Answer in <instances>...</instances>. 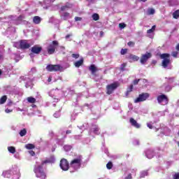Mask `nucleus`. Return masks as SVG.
Wrapping results in <instances>:
<instances>
[{
  "label": "nucleus",
  "mask_w": 179,
  "mask_h": 179,
  "mask_svg": "<svg viewBox=\"0 0 179 179\" xmlns=\"http://www.w3.org/2000/svg\"><path fill=\"white\" fill-rule=\"evenodd\" d=\"M51 79H52V77L50 76V77L48 78V82H51Z\"/></svg>",
  "instance_id": "obj_61"
},
{
  "label": "nucleus",
  "mask_w": 179,
  "mask_h": 179,
  "mask_svg": "<svg viewBox=\"0 0 179 179\" xmlns=\"http://www.w3.org/2000/svg\"><path fill=\"white\" fill-rule=\"evenodd\" d=\"M8 152H10V153L14 154L16 152V148H15V147H8Z\"/></svg>",
  "instance_id": "obj_25"
},
{
  "label": "nucleus",
  "mask_w": 179,
  "mask_h": 179,
  "mask_svg": "<svg viewBox=\"0 0 179 179\" xmlns=\"http://www.w3.org/2000/svg\"><path fill=\"white\" fill-rule=\"evenodd\" d=\"M20 79H21V80H24V81L27 82L25 84V87H27V88L31 87H31H33L32 83H31V80L30 78H29L27 76H21Z\"/></svg>",
  "instance_id": "obj_14"
},
{
  "label": "nucleus",
  "mask_w": 179,
  "mask_h": 179,
  "mask_svg": "<svg viewBox=\"0 0 179 179\" xmlns=\"http://www.w3.org/2000/svg\"><path fill=\"white\" fill-rule=\"evenodd\" d=\"M125 66H127V64L124 63V64H121L120 71H125Z\"/></svg>",
  "instance_id": "obj_39"
},
{
  "label": "nucleus",
  "mask_w": 179,
  "mask_h": 179,
  "mask_svg": "<svg viewBox=\"0 0 179 179\" xmlns=\"http://www.w3.org/2000/svg\"><path fill=\"white\" fill-rule=\"evenodd\" d=\"M7 99H8V97L6 96V95L3 96L0 99V104H4L6 102Z\"/></svg>",
  "instance_id": "obj_23"
},
{
  "label": "nucleus",
  "mask_w": 179,
  "mask_h": 179,
  "mask_svg": "<svg viewBox=\"0 0 179 179\" xmlns=\"http://www.w3.org/2000/svg\"><path fill=\"white\" fill-rule=\"evenodd\" d=\"M57 47H58V42L57 41H53L47 48L48 54H49V55L54 54Z\"/></svg>",
  "instance_id": "obj_7"
},
{
  "label": "nucleus",
  "mask_w": 179,
  "mask_h": 179,
  "mask_svg": "<svg viewBox=\"0 0 179 179\" xmlns=\"http://www.w3.org/2000/svg\"><path fill=\"white\" fill-rule=\"evenodd\" d=\"M71 130H67L66 131V134L68 135V134H71Z\"/></svg>",
  "instance_id": "obj_60"
},
{
  "label": "nucleus",
  "mask_w": 179,
  "mask_h": 179,
  "mask_svg": "<svg viewBox=\"0 0 179 179\" xmlns=\"http://www.w3.org/2000/svg\"><path fill=\"white\" fill-rule=\"evenodd\" d=\"M46 69L48 71V72H57L58 71L62 72V71H64V67L61 66L59 64H48L46 66Z\"/></svg>",
  "instance_id": "obj_6"
},
{
  "label": "nucleus",
  "mask_w": 179,
  "mask_h": 179,
  "mask_svg": "<svg viewBox=\"0 0 179 179\" xmlns=\"http://www.w3.org/2000/svg\"><path fill=\"white\" fill-rule=\"evenodd\" d=\"M106 167H107L108 170H111V169H113V162H108L106 164Z\"/></svg>",
  "instance_id": "obj_36"
},
{
  "label": "nucleus",
  "mask_w": 179,
  "mask_h": 179,
  "mask_svg": "<svg viewBox=\"0 0 179 179\" xmlns=\"http://www.w3.org/2000/svg\"><path fill=\"white\" fill-rule=\"evenodd\" d=\"M157 101L162 106H166L169 104V98H167V96L162 94L157 97Z\"/></svg>",
  "instance_id": "obj_9"
},
{
  "label": "nucleus",
  "mask_w": 179,
  "mask_h": 179,
  "mask_svg": "<svg viewBox=\"0 0 179 179\" xmlns=\"http://www.w3.org/2000/svg\"><path fill=\"white\" fill-rule=\"evenodd\" d=\"M91 132H94L96 135H99V127L96 125H93L90 130Z\"/></svg>",
  "instance_id": "obj_20"
},
{
  "label": "nucleus",
  "mask_w": 179,
  "mask_h": 179,
  "mask_svg": "<svg viewBox=\"0 0 179 179\" xmlns=\"http://www.w3.org/2000/svg\"><path fill=\"white\" fill-rule=\"evenodd\" d=\"M76 68H79V66H82L83 65V59H81L79 61H77L74 63Z\"/></svg>",
  "instance_id": "obj_21"
},
{
  "label": "nucleus",
  "mask_w": 179,
  "mask_h": 179,
  "mask_svg": "<svg viewBox=\"0 0 179 179\" xmlns=\"http://www.w3.org/2000/svg\"><path fill=\"white\" fill-rule=\"evenodd\" d=\"M60 167L62 170H64V171H66L69 169V163H68V160H66V159H62L60 161Z\"/></svg>",
  "instance_id": "obj_12"
},
{
  "label": "nucleus",
  "mask_w": 179,
  "mask_h": 179,
  "mask_svg": "<svg viewBox=\"0 0 179 179\" xmlns=\"http://www.w3.org/2000/svg\"><path fill=\"white\" fill-rule=\"evenodd\" d=\"M20 136H25L26 134H27V130L26 129H23L20 131Z\"/></svg>",
  "instance_id": "obj_24"
},
{
  "label": "nucleus",
  "mask_w": 179,
  "mask_h": 179,
  "mask_svg": "<svg viewBox=\"0 0 179 179\" xmlns=\"http://www.w3.org/2000/svg\"><path fill=\"white\" fill-rule=\"evenodd\" d=\"M70 8H72V4H66V6L61 7V10L64 12L65 10H68V9H70Z\"/></svg>",
  "instance_id": "obj_22"
},
{
  "label": "nucleus",
  "mask_w": 179,
  "mask_h": 179,
  "mask_svg": "<svg viewBox=\"0 0 179 179\" xmlns=\"http://www.w3.org/2000/svg\"><path fill=\"white\" fill-rule=\"evenodd\" d=\"M139 1V2H146V1H148V0H138Z\"/></svg>",
  "instance_id": "obj_63"
},
{
  "label": "nucleus",
  "mask_w": 179,
  "mask_h": 179,
  "mask_svg": "<svg viewBox=\"0 0 179 179\" xmlns=\"http://www.w3.org/2000/svg\"><path fill=\"white\" fill-rule=\"evenodd\" d=\"M149 99L148 93H142L139 94L138 97L134 100V103H141V101H145Z\"/></svg>",
  "instance_id": "obj_11"
},
{
  "label": "nucleus",
  "mask_w": 179,
  "mask_h": 179,
  "mask_svg": "<svg viewBox=\"0 0 179 179\" xmlns=\"http://www.w3.org/2000/svg\"><path fill=\"white\" fill-rule=\"evenodd\" d=\"M33 22L35 24H40V23L41 22V17H38V16H35L33 18Z\"/></svg>",
  "instance_id": "obj_19"
},
{
  "label": "nucleus",
  "mask_w": 179,
  "mask_h": 179,
  "mask_svg": "<svg viewBox=\"0 0 179 179\" xmlns=\"http://www.w3.org/2000/svg\"><path fill=\"white\" fill-rule=\"evenodd\" d=\"M54 117H55V118H59V117H61L60 112L59 111H57L56 113H55Z\"/></svg>",
  "instance_id": "obj_37"
},
{
  "label": "nucleus",
  "mask_w": 179,
  "mask_h": 179,
  "mask_svg": "<svg viewBox=\"0 0 179 179\" xmlns=\"http://www.w3.org/2000/svg\"><path fill=\"white\" fill-rule=\"evenodd\" d=\"M89 69L92 72V75H94V73H96V72H97V71H98L97 67H96V66H94V64H92L90 66Z\"/></svg>",
  "instance_id": "obj_18"
},
{
  "label": "nucleus",
  "mask_w": 179,
  "mask_h": 179,
  "mask_svg": "<svg viewBox=\"0 0 179 179\" xmlns=\"http://www.w3.org/2000/svg\"><path fill=\"white\" fill-rule=\"evenodd\" d=\"M155 29H156V25L152 26V29H148L147 31L148 34H150L153 33Z\"/></svg>",
  "instance_id": "obj_29"
},
{
  "label": "nucleus",
  "mask_w": 179,
  "mask_h": 179,
  "mask_svg": "<svg viewBox=\"0 0 179 179\" xmlns=\"http://www.w3.org/2000/svg\"><path fill=\"white\" fill-rule=\"evenodd\" d=\"M145 155L148 159H152L153 156H155V152L152 150L149 149L145 152Z\"/></svg>",
  "instance_id": "obj_15"
},
{
  "label": "nucleus",
  "mask_w": 179,
  "mask_h": 179,
  "mask_svg": "<svg viewBox=\"0 0 179 179\" xmlns=\"http://www.w3.org/2000/svg\"><path fill=\"white\" fill-rule=\"evenodd\" d=\"M29 155H31V156H35L36 155V152H34V151H33V150H29Z\"/></svg>",
  "instance_id": "obj_45"
},
{
  "label": "nucleus",
  "mask_w": 179,
  "mask_h": 179,
  "mask_svg": "<svg viewBox=\"0 0 179 179\" xmlns=\"http://www.w3.org/2000/svg\"><path fill=\"white\" fill-rule=\"evenodd\" d=\"M166 92H170L171 90V87L166 86L165 88Z\"/></svg>",
  "instance_id": "obj_47"
},
{
  "label": "nucleus",
  "mask_w": 179,
  "mask_h": 179,
  "mask_svg": "<svg viewBox=\"0 0 179 179\" xmlns=\"http://www.w3.org/2000/svg\"><path fill=\"white\" fill-rule=\"evenodd\" d=\"M134 145H139V141H138V140H135V141H134Z\"/></svg>",
  "instance_id": "obj_51"
},
{
  "label": "nucleus",
  "mask_w": 179,
  "mask_h": 179,
  "mask_svg": "<svg viewBox=\"0 0 179 179\" xmlns=\"http://www.w3.org/2000/svg\"><path fill=\"white\" fill-rule=\"evenodd\" d=\"M127 45H129V47H134L135 45V43L133 42V41H129L128 43H127Z\"/></svg>",
  "instance_id": "obj_43"
},
{
  "label": "nucleus",
  "mask_w": 179,
  "mask_h": 179,
  "mask_svg": "<svg viewBox=\"0 0 179 179\" xmlns=\"http://www.w3.org/2000/svg\"><path fill=\"white\" fill-rule=\"evenodd\" d=\"M177 55H178V51L172 52V56L174 57V58H177Z\"/></svg>",
  "instance_id": "obj_42"
},
{
  "label": "nucleus",
  "mask_w": 179,
  "mask_h": 179,
  "mask_svg": "<svg viewBox=\"0 0 179 179\" xmlns=\"http://www.w3.org/2000/svg\"><path fill=\"white\" fill-rule=\"evenodd\" d=\"M130 123L133 127H135L136 128H141V124H139L136 120H135L134 118H130Z\"/></svg>",
  "instance_id": "obj_17"
},
{
  "label": "nucleus",
  "mask_w": 179,
  "mask_h": 179,
  "mask_svg": "<svg viewBox=\"0 0 179 179\" xmlns=\"http://www.w3.org/2000/svg\"><path fill=\"white\" fill-rule=\"evenodd\" d=\"M124 179H132V175L129 173Z\"/></svg>",
  "instance_id": "obj_48"
},
{
  "label": "nucleus",
  "mask_w": 179,
  "mask_h": 179,
  "mask_svg": "<svg viewBox=\"0 0 179 179\" xmlns=\"http://www.w3.org/2000/svg\"><path fill=\"white\" fill-rule=\"evenodd\" d=\"M173 179H179V173H175L173 174Z\"/></svg>",
  "instance_id": "obj_38"
},
{
  "label": "nucleus",
  "mask_w": 179,
  "mask_h": 179,
  "mask_svg": "<svg viewBox=\"0 0 179 179\" xmlns=\"http://www.w3.org/2000/svg\"><path fill=\"white\" fill-rule=\"evenodd\" d=\"M176 50L179 51V43L176 45Z\"/></svg>",
  "instance_id": "obj_62"
},
{
  "label": "nucleus",
  "mask_w": 179,
  "mask_h": 179,
  "mask_svg": "<svg viewBox=\"0 0 179 179\" xmlns=\"http://www.w3.org/2000/svg\"><path fill=\"white\" fill-rule=\"evenodd\" d=\"M27 101L29 103H33L36 101V99L34 98H33V96H29V97L27 98Z\"/></svg>",
  "instance_id": "obj_34"
},
{
  "label": "nucleus",
  "mask_w": 179,
  "mask_h": 179,
  "mask_svg": "<svg viewBox=\"0 0 179 179\" xmlns=\"http://www.w3.org/2000/svg\"><path fill=\"white\" fill-rule=\"evenodd\" d=\"M23 19H24V17L23 16H22V15L18 17V20H20V22H22V20H23Z\"/></svg>",
  "instance_id": "obj_52"
},
{
  "label": "nucleus",
  "mask_w": 179,
  "mask_h": 179,
  "mask_svg": "<svg viewBox=\"0 0 179 179\" xmlns=\"http://www.w3.org/2000/svg\"><path fill=\"white\" fill-rule=\"evenodd\" d=\"M6 113L8 114V113H12V110H10V109H6Z\"/></svg>",
  "instance_id": "obj_54"
},
{
  "label": "nucleus",
  "mask_w": 179,
  "mask_h": 179,
  "mask_svg": "<svg viewBox=\"0 0 179 179\" xmlns=\"http://www.w3.org/2000/svg\"><path fill=\"white\" fill-rule=\"evenodd\" d=\"M25 148L26 149H28V150H31V149H34V145L33 144H27L25 145Z\"/></svg>",
  "instance_id": "obj_32"
},
{
  "label": "nucleus",
  "mask_w": 179,
  "mask_h": 179,
  "mask_svg": "<svg viewBox=\"0 0 179 179\" xmlns=\"http://www.w3.org/2000/svg\"><path fill=\"white\" fill-rule=\"evenodd\" d=\"M173 82H174V78H170L169 79V83H173Z\"/></svg>",
  "instance_id": "obj_49"
},
{
  "label": "nucleus",
  "mask_w": 179,
  "mask_h": 179,
  "mask_svg": "<svg viewBox=\"0 0 179 179\" xmlns=\"http://www.w3.org/2000/svg\"><path fill=\"white\" fill-rule=\"evenodd\" d=\"M69 37H72V34L66 35V39L68 40V38H69Z\"/></svg>",
  "instance_id": "obj_55"
},
{
  "label": "nucleus",
  "mask_w": 179,
  "mask_h": 179,
  "mask_svg": "<svg viewBox=\"0 0 179 179\" xmlns=\"http://www.w3.org/2000/svg\"><path fill=\"white\" fill-rule=\"evenodd\" d=\"M93 20L97 21L99 20V19H100V16H99V14L97 13H94L92 15V16Z\"/></svg>",
  "instance_id": "obj_27"
},
{
  "label": "nucleus",
  "mask_w": 179,
  "mask_h": 179,
  "mask_svg": "<svg viewBox=\"0 0 179 179\" xmlns=\"http://www.w3.org/2000/svg\"><path fill=\"white\" fill-rule=\"evenodd\" d=\"M31 71L34 73V72H36V68H32Z\"/></svg>",
  "instance_id": "obj_58"
},
{
  "label": "nucleus",
  "mask_w": 179,
  "mask_h": 179,
  "mask_svg": "<svg viewBox=\"0 0 179 179\" xmlns=\"http://www.w3.org/2000/svg\"><path fill=\"white\" fill-rule=\"evenodd\" d=\"M80 20H82V17H75V21L76 22H80Z\"/></svg>",
  "instance_id": "obj_46"
},
{
  "label": "nucleus",
  "mask_w": 179,
  "mask_h": 179,
  "mask_svg": "<svg viewBox=\"0 0 179 179\" xmlns=\"http://www.w3.org/2000/svg\"><path fill=\"white\" fill-rule=\"evenodd\" d=\"M156 10L154 8H149L148 10V15H155Z\"/></svg>",
  "instance_id": "obj_31"
},
{
  "label": "nucleus",
  "mask_w": 179,
  "mask_h": 179,
  "mask_svg": "<svg viewBox=\"0 0 179 179\" xmlns=\"http://www.w3.org/2000/svg\"><path fill=\"white\" fill-rule=\"evenodd\" d=\"M134 89V85H131L129 86V87L127 88V92H126V95L128 96V94H129V93H131V92H132V90Z\"/></svg>",
  "instance_id": "obj_26"
},
{
  "label": "nucleus",
  "mask_w": 179,
  "mask_h": 179,
  "mask_svg": "<svg viewBox=\"0 0 179 179\" xmlns=\"http://www.w3.org/2000/svg\"><path fill=\"white\" fill-rule=\"evenodd\" d=\"M146 176H148V171H142L140 175V178H143L144 177H146Z\"/></svg>",
  "instance_id": "obj_33"
},
{
  "label": "nucleus",
  "mask_w": 179,
  "mask_h": 179,
  "mask_svg": "<svg viewBox=\"0 0 179 179\" xmlns=\"http://www.w3.org/2000/svg\"><path fill=\"white\" fill-rule=\"evenodd\" d=\"M119 27L120 29H124V27H127V24H125L124 23H120L119 24Z\"/></svg>",
  "instance_id": "obj_41"
},
{
  "label": "nucleus",
  "mask_w": 179,
  "mask_h": 179,
  "mask_svg": "<svg viewBox=\"0 0 179 179\" xmlns=\"http://www.w3.org/2000/svg\"><path fill=\"white\" fill-rule=\"evenodd\" d=\"M42 50H43V48L36 45L31 48V53L29 54V55L31 57H34L33 54H40L41 51Z\"/></svg>",
  "instance_id": "obj_13"
},
{
  "label": "nucleus",
  "mask_w": 179,
  "mask_h": 179,
  "mask_svg": "<svg viewBox=\"0 0 179 179\" xmlns=\"http://www.w3.org/2000/svg\"><path fill=\"white\" fill-rule=\"evenodd\" d=\"M72 57H73V58L78 59V58H79V55L78 54H73Z\"/></svg>",
  "instance_id": "obj_44"
},
{
  "label": "nucleus",
  "mask_w": 179,
  "mask_h": 179,
  "mask_svg": "<svg viewBox=\"0 0 179 179\" xmlns=\"http://www.w3.org/2000/svg\"><path fill=\"white\" fill-rule=\"evenodd\" d=\"M157 63V62L156 60H152V65H156Z\"/></svg>",
  "instance_id": "obj_56"
},
{
  "label": "nucleus",
  "mask_w": 179,
  "mask_h": 179,
  "mask_svg": "<svg viewBox=\"0 0 179 179\" xmlns=\"http://www.w3.org/2000/svg\"><path fill=\"white\" fill-rule=\"evenodd\" d=\"M160 58L162 60V65L163 68H167L170 64H171V60H170V54L169 53H164L160 55Z\"/></svg>",
  "instance_id": "obj_4"
},
{
  "label": "nucleus",
  "mask_w": 179,
  "mask_h": 179,
  "mask_svg": "<svg viewBox=\"0 0 179 179\" xmlns=\"http://www.w3.org/2000/svg\"><path fill=\"white\" fill-rule=\"evenodd\" d=\"M104 34V32L103 31H100V36L101 37H103V35Z\"/></svg>",
  "instance_id": "obj_59"
},
{
  "label": "nucleus",
  "mask_w": 179,
  "mask_h": 179,
  "mask_svg": "<svg viewBox=\"0 0 179 179\" xmlns=\"http://www.w3.org/2000/svg\"><path fill=\"white\" fill-rule=\"evenodd\" d=\"M120 87V83L115 82L106 86L107 94H112L113 92Z\"/></svg>",
  "instance_id": "obj_8"
},
{
  "label": "nucleus",
  "mask_w": 179,
  "mask_h": 179,
  "mask_svg": "<svg viewBox=\"0 0 179 179\" xmlns=\"http://www.w3.org/2000/svg\"><path fill=\"white\" fill-rule=\"evenodd\" d=\"M75 139H80V135L75 136Z\"/></svg>",
  "instance_id": "obj_57"
},
{
  "label": "nucleus",
  "mask_w": 179,
  "mask_h": 179,
  "mask_svg": "<svg viewBox=\"0 0 179 179\" xmlns=\"http://www.w3.org/2000/svg\"><path fill=\"white\" fill-rule=\"evenodd\" d=\"M47 163H51V160L46 159L42 162L41 165L39 164L35 165L34 173H36V177H38V178L45 179V177H47V176L45 175V173H44V171L43 170V166H44V164H47Z\"/></svg>",
  "instance_id": "obj_1"
},
{
  "label": "nucleus",
  "mask_w": 179,
  "mask_h": 179,
  "mask_svg": "<svg viewBox=\"0 0 179 179\" xmlns=\"http://www.w3.org/2000/svg\"><path fill=\"white\" fill-rule=\"evenodd\" d=\"M130 59H133V61H139V57L134 55H130Z\"/></svg>",
  "instance_id": "obj_30"
},
{
  "label": "nucleus",
  "mask_w": 179,
  "mask_h": 179,
  "mask_svg": "<svg viewBox=\"0 0 179 179\" xmlns=\"http://www.w3.org/2000/svg\"><path fill=\"white\" fill-rule=\"evenodd\" d=\"M173 17H174V19H178V17H179V10L175 11L173 13Z\"/></svg>",
  "instance_id": "obj_28"
},
{
  "label": "nucleus",
  "mask_w": 179,
  "mask_h": 179,
  "mask_svg": "<svg viewBox=\"0 0 179 179\" xmlns=\"http://www.w3.org/2000/svg\"><path fill=\"white\" fill-rule=\"evenodd\" d=\"M14 47L21 48L22 50H27V48H30V43L26 40H21L20 42L15 43Z\"/></svg>",
  "instance_id": "obj_5"
},
{
  "label": "nucleus",
  "mask_w": 179,
  "mask_h": 179,
  "mask_svg": "<svg viewBox=\"0 0 179 179\" xmlns=\"http://www.w3.org/2000/svg\"><path fill=\"white\" fill-rule=\"evenodd\" d=\"M3 57H2V55H0V62H1V61L3 59Z\"/></svg>",
  "instance_id": "obj_64"
},
{
  "label": "nucleus",
  "mask_w": 179,
  "mask_h": 179,
  "mask_svg": "<svg viewBox=\"0 0 179 179\" xmlns=\"http://www.w3.org/2000/svg\"><path fill=\"white\" fill-rule=\"evenodd\" d=\"M61 17L63 20H68V19H71V14L69 13L64 12L62 13Z\"/></svg>",
  "instance_id": "obj_16"
},
{
  "label": "nucleus",
  "mask_w": 179,
  "mask_h": 179,
  "mask_svg": "<svg viewBox=\"0 0 179 179\" xmlns=\"http://www.w3.org/2000/svg\"><path fill=\"white\" fill-rule=\"evenodd\" d=\"M150 58H152V53L147 52L145 54L141 55L140 62L142 65H145Z\"/></svg>",
  "instance_id": "obj_10"
},
{
  "label": "nucleus",
  "mask_w": 179,
  "mask_h": 179,
  "mask_svg": "<svg viewBox=\"0 0 179 179\" xmlns=\"http://www.w3.org/2000/svg\"><path fill=\"white\" fill-rule=\"evenodd\" d=\"M13 173V179H19L20 177V174L19 173V169L16 167L13 171H6L3 173V177L6 178H10V174Z\"/></svg>",
  "instance_id": "obj_2"
},
{
  "label": "nucleus",
  "mask_w": 179,
  "mask_h": 179,
  "mask_svg": "<svg viewBox=\"0 0 179 179\" xmlns=\"http://www.w3.org/2000/svg\"><path fill=\"white\" fill-rule=\"evenodd\" d=\"M64 149L66 152H69V150H71V149H72V146H71V145H64Z\"/></svg>",
  "instance_id": "obj_35"
},
{
  "label": "nucleus",
  "mask_w": 179,
  "mask_h": 179,
  "mask_svg": "<svg viewBox=\"0 0 179 179\" xmlns=\"http://www.w3.org/2000/svg\"><path fill=\"white\" fill-rule=\"evenodd\" d=\"M139 80H141V79L134 80V85H138V83H139Z\"/></svg>",
  "instance_id": "obj_50"
},
{
  "label": "nucleus",
  "mask_w": 179,
  "mask_h": 179,
  "mask_svg": "<svg viewBox=\"0 0 179 179\" xmlns=\"http://www.w3.org/2000/svg\"><path fill=\"white\" fill-rule=\"evenodd\" d=\"M82 166V157L79 155L77 158L73 159L70 163V167L75 170H78Z\"/></svg>",
  "instance_id": "obj_3"
},
{
  "label": "nucleus",
  "mask_w": 179,
  "mask_h": 179,
  "mask_svg": "<svg viewBox=\"0 0 179 179\" xmlns=\"http://www.w3.org/2000/svg\"><path fill=\"white\" fill-rule=\"evenodd\" d=\"M127 49H122L121 51H120V54L122 55H125V54L127 52Z\"/></svg>",
  "instance_id": "obj_40"
},
{
  "label": "nucleus",
  "mask_w": 179,
  "mask_h": 179,
  "mask_svg": "<svg viewBox=\"0 0 179 179\" xmlns=\"http://www.w3.org/2000/svg\"><path fill=\"white\" fill-rule=\"evenodd\" d=\"M148 128H150V129H152V128H153V126L152 125L151 123H148Z\"/></svg>",
  "instance_id": "obj_53"
}]
</instances>
